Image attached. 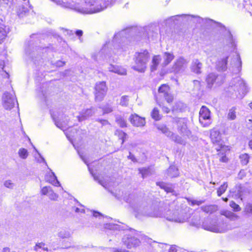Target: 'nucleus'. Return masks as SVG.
Masks as SVG:
<instances>
[{"mask_svg": "<svg viewBox=\"0 0 252 252\" xmlns=\"http://www.w3.org/2000/svg\"><path fill=\"white\" fill-rule=\"evenodd\" d=\"M55 1L58 5L61 6L69 8L81 13L82 9V4L81 3V0H52Z\"/></svg>", "mask_w": 252, "mask_h": 252, "instance_id": "7", "label": "nucleus"}, {"mask_svg": "<svg viewBox=\"0 0 252 252\" xmlns=\"http://www.w3.org/2000/svg\"><path fill=\"white\" fill-rule=\"evenodd\" d=\"M229 205L233 208V211L235 212L239 211L241 210L240 206L233 201L230 202Z\"/></svg>", "mask_w": 252, "mask_h": 252, "instance_id": "54", "label": "nucleus"}, {"mask_svg": "<svg viewBox=\"0 0 252 252\" xmlns=\"http://www.w3.org/2000/svg\"><path fill=\"white\" fill-rule=\"evenodd\" d=\"M202 67V63L197 59H194L192 61L190 66L191 71L196 74L201 73V69Z\"/></svg>", "mask_w": 252, "mask_h": 252, "instance_id": "26", "label": "nucleus"}, {"mask_svg": "<svg viewBox=\"0 0 252 252\" xmlns=\"http://www.w3.org/2000/svg\"><path fill=\"white\" fill-rule=\"evenodd\" d=\"M129 99L127 95H123L121 97L120 104L122 106H127L128 104Z\"/></svg>", "mask_w": 252, "mask_h": 252, "instance_id": "51", "label": "nucleus"}, {"mask_svg": "<svg viewBox=\"0 0 252 252\" xmlns=\"http://www.w3.org/2000/svg\"><path fill=\"white\" fill-rule=\"evenodd\" d=\"M236 108L233 107L229 110L227 119L229 120H234L236 118Z\"/></svg>", "mask_w": 252, "mask_h": 252, "instance_id": "40", "label": "nucleus"}, {"mask_svg": "<svg viewBox=\"0 0 252 252\" xmlns=\"http://www.w3.org/2000/svg\"><path fill=\"white\" fill-rule=\"evenodd\" d=\"M169 88L168 86L163 84L158 88V93L161 96H163L169 93Z\"/></svg>", "mask_w": 252, "mask_h": 252, "instance_id": "41", "label": "nucleus"}, {"mask_svg": "<svg viewBox=\"0 0 252 252\" xmlns=\"http://www.w3.org/2000/svg\"><path fill=\"white\" fill-rule=\"evenodd\" d=\"M0 68H1L3 71L4 74H2V75L3 76V77L5 78H8L9 76V75L8 73L4 69V61L2 60H0Z\"/></svg>", "mask_w": 252, "mask_h": 252, "instance_id": "53", "label": "nucleus"}, {"mask_svg": "<svg viewBox=\"0 0 252 252\" xmlns=\"http://www.w3.org/2000/svg\"><path fill=\"white\" fill-rule=\"evenodd\" d=\"M228 89L230 92L233 91L235 96L240 99H242L247 93L246 84L240 77L235 78L232 80Z\"/></svg>", "mask_w": 252, "mask_h": 252, "instance_id": "6", "label": "nucleus"}, {"mask_svg": "<svg viewBox=\"0 0 252 252\" xmlns=\"http://www.w3.org/2000/svg\"><path fill=\"white\" fill-rule=\"evenodd\" d=\"M72 209L75 211L76 213H85V211L84 209H80L77 207H73Z\"/></svg>", "mask_w": 252, "mask_h": 252, "instance_id": "61", "label": "nucleus"}, {"mask_svg": "<svg viewBox=\"0 0 252 252\" xmlns=\"http://www.w3.org/2000/svg\"><path fill=\"white\" fill-rule=\"evenodd\" d=\"M138 31L137 27L128 28L126 29L123 30L121 32L116 33L114 36L113 39L111 43H106V44L103 47L102 49L97 55V57H100L102 54L104 53L106 49L111 46H113L114 49L123 50V48L121 47L123 46L122 44L127 43V39L136 34Z\"/></svg>", "mask_w": 252, "mask_h": 252, "instance_id": "2", "label": "nucleus"}, {"mask_svg": "<svg viewBox=\"0 0 252 252\" xmlns=\"http://www.w3.org/2000/svg\"><path fill=\"white\" fill-rule=\"evenodd\" d=\"M175 122L177 124V130L183 136H189L190 131L188 128L187 119L186 118H176Z\"/></svg>", "mask_w": 252, "mask_h": 252, "instance_id": "11", "label": "nucleus"}, {"mask_svg": "<svg viewBox=\"0 0 252 252\" xmlns=\"http://www.w3.org/2000/svg\"><path fill=\"white\" fill-rule=\"evenodd\" d=\"M157 128L160 130L162 133L165 134L167 137H170L173 135V132L170 131L169 129L164 124L158 125Z\"/></svg>", "mask_w": 252, "mask_h": 252, "instance_id": "29", "label": "nucleus"}, {"mask_svg": "<svg viewBox=\"0 0 252 252\" xmlns=\"http://www.w3.org/2000/svg\"><path fill=\"white\" fill-rule=\"evenodd\" d=\"M108 68L109 71L117 73L119 75H124L126 74V69L121 66L110 64Z\"/></svg>", "mask_w": 252, "mask_h": 252, "instance_id": "27", "label": "nucleus"}, {"mask_svg": "<svg viewBox=\"0 0 252 252\" xmlns=\"http://www.w3.org/2000/svg\"><path fill=\"white\" fill-rule=\"evenodd\" d=\"M18 154L19 157L22 159H26L28 156V152L27 149L21 148L19 150Z\"/></svg>", "mask_w": 252, "mask_h": 252, "instance_id": "49", "label": "nucleus"}, {"mask_svg": "<svg viewBox=\"0 0 252 252\" xmlns=\"http://www.w3.org/2000/svg\"><path fill=\"white\" fill-rule=\"evenodd\" d=\"M124 118V116L120 115H115L116 122L121 127H125L127 126L126 122Z\"/></svg>", "mask_w": 252, "mask_h": 252, "instance_id": "35", "label": "nucleus"}, {"mask_svg": "<svg viewBox=\"0 0 252 252\" xmlns=\"http://www.w3.org/2000/svg\"><path fill=\"white\" fill-rule=\"evenodd\" d=\"M240 158L242 164L246 165L249 161V156L247 154H242L240 156Z\"/></svg>", "mask_w": 252, "mask_h": 252, "instance_id": "48", "label": "nucleus"}, {"mask_svg": "<svg viewBox=\"0 0 252 252\" xmlns=\"http://www.w3.org/2000/svg\"><path fill=\"white\" fill-rule=\"evenodd\" d=\"M96 121L99 122L102 126H105L110 124L109 122L106 120L98 119Z\"/></svg>", "mask_w": 252, "mask_h": 252, "instance_id": "59", "label": "nucleus"}, {"mask_svg": "<svg viewBox=\"0 0 252 252\" xmlns=\"http://www.w3.org/2000/svg\"><path fill=\"white\" fill-rule=\"evenodd\" d=\"M199 122L203 126H208L210 123V111L205 106L201 107L199 111Z\"/></svg>", "mask_w": 252, "mask_h": 252, "instance_id": "14", "label": "nucleus"}, {"mask_svg": "<svg viewBox=\"0 0 252 252\" xmlns=\"http://www.w3.org/2000/svg\"><path fill=\"white\" fill-rule=\"evenodd\" d=\"M163 97H164L165 98L166 101L169 103L172 102V101L173 100V96H172V94H171L169 93H168L167 94H166L163 95Z\"/></svg>", "mask_w": 252, "mask_h": 252, "instance_id": "56", "label": "nucleus"}, {"mask_svg": "<svg viewBox=\"0 0 252 252\" xmlns=\"http://www.w3.org/2000/svg\"><path fill=\"white\" fill-rule=\"evenodd\" d=\"M4 185L5 187L9 189H12L14 185L10 180H7L5 181Z\"/></svg>", "mask_w": 252, "mask_h": 252, "instance_id": "57", "label": "nucleus"}, {"mask_svg": "<svg viewBox=\"0 0 252 252\" xmlns=\"http://www.w3.org/2000/svg\"><path fill=\"white\" fill-rule=\"evenodd\" d=\"M228 57L219 61L217 63L218 68L221 71H224L227 68V63Z\"/></svg>", "mask_w": 252, "mask_h": 252, "instance_id": "36", "label": "nucleus"}, {"mask_svg": "<svg viewBox=\"0 0 252 252\" xmlns=\"http://www.w3.org/2000/svg\"><path fill=\"white\" fill-rule=\"evenodd\" d=\"M112 4L108 0H85L81 13L94 14L102 12Z\"/></svg>", "mask_w": 252, "mask_h": 252, "instance_id": "4", "label": "nucleus"}, {"mask_svg": "<svg viewBox=\"0 0 252 252\" xmlns=\"http://www.w3.org/2000/svg\"><path fill=\"white\" fill-rule=\"evenodd\" d=\"M210 138L213 144H216L217 146V147L215 148V149L217 151L222 150L224 145H223L221 142V136L220 132L215 130H212L210 133Z\"/></svg>", "mask_w": 252, "mask_h": 252, "instance_id": "16", "label": "nucleus"}, {"mask_svg": "<svg viewBox=\"0 0 252 252\" xmlns=\"http://www.w3.org/2000/svg\"><path fill=\"white\" fill-rule=\"evenodd\" d=\"M64 64H65L64 62H63L61 61H58L55 63V65L57 67H61V66H63Z\"/></svg>", "mask_w": 252, "mask_h": 252, "instance_id": "63", "label": "nucleus"}, {"mask_svg": "<svg viewBox=\"0 0 252 252\" xmlns=\"http://www.w3.org/2000/svg\"><path fill=\"white\" fill-rule=\"evenodd\" d=\"M131 204L134 210L135 216L138 219L142 217H164L167 220L175 222L183 223L186 221L189 217L187 215H184L180 214L178 210H168L163 213L158 206L155 204H149L147 202L142 201L136 204H133L130 201H126Z\"/></svg>", "mask_w": 252, "mask_h": 252, "instance_id": "1", "label": "nucleus"}, {"mask_svg": "<svg viewBox=\"0 0 252 252\" xmlns=\"http://www.w3.org/2000/svg\"><path fill=\"white\" fill-rule=\"evenodd\" d=\"M104 228L107 229V234L108 235L112 234V231L118 230L120 231L124 230L126 228L124 226H121L120 225L114 223H106L104 224Z\"/></svg>", "mask_w": 252, "mask_h": 252, "instance_id": "24", "label": "nucleus"}, {"mask_svg": "<svg viewBox=\"0 0 252 252\" xmlns=\"http://www.w3.org/2000/svg\"><path fill=\"white\" fill-rule=\"evenodd\" d=\"M228 185L226 182H224L218 189L217 194L220 196L226 190Z\"/></svg>", "mask_w": 252, "mask_h": 252, "instance_id": "45", "label": "nucleus"}, {"mask_svg": "<svg viewBox=\"0 0 252 252\" xmlns=\"http://www.w3.org/2000/svg\"><path fill=\"white\" fill-rule=\"evenodd\" d=\"M166 175L170 178L177 177L179 175L178 169L174 165H171L167 170Z\"/></svg>", "mask_w": 252, "mask_h": 252, "instance_id": "28", "label": "nucleus"}, {"mask_svg": "<svg viewBox=\"0 0 252 252\" xmlns=\"http://www.w3.org/2000/svg\"><path fill=\"white\" fill-rule=\"evenodd\" d=\"M157 103L158 104V105L161 107L162 111L165 112V113H168L170 112V109L166 106H161V104H159V103L158 102V100H157Z\"/></svg>", "mask_w": 252, "mask_h": 252, "instance_id": "60", "label": "nucleus"}, {"mask_svg": "<svg viewBox=\"0 0 252 252\" xmlns=\"http://www.w3.org/2000/svg\"><path fill=\"white\" fill-rule=\"evenodd\" d=\"M32 9V7L30 5L29 1H28L27 2L25 3V5L23 4L19 6L17 13L20 17H23L30 12V10Z\"/></svg>", "mask_w": 252, "mask_h": 252, "instance_id": "21", "label": "nucleus"}, {"mask_svg": "<svg viewBox=\"0 0 252 252\" xmlns=\"http://www.w3.org/2000/svg\"><path fill=\"white\" fill-rule=\"evenodd\" d=\"M181 250H178L176 249L175 246H173L170 247V249L168 250V252H180Z\"/></svg>", "mask_w": 252, "mask_h": 252, "instance_id": "62", "label": "nucleus"}, {"mask_svg": "<svg viewBox=\"0 0 252 252\" xmlns=\"http://www.w3.org/2000/svg\"><path fill=\"white\" fill-rule=\"evenodd\" d=\"M129 119L131 124L135 126H142L145 124V119L136 114H131Z\"/></svg>", "mask_w": 252, "mask_h": 252, "instance_id": "19", "label": "nucleus"}, {"mask_svg": "<svg viewBox=\"0 0 252 252\" xmlns=\"http://www.w3.org/2000/svg\"><path fill=\"white\" fill-rule=\"evenodd\" d=\"M57 235L61 239H68L71 237V233L68 230L63 229L58 232Z\"/></svg>", "mask_w": 252, "mask_h": 252, "instance_id": "33", "label": "nucleus"}, {"mask_svg": "<svg viewBox=\"0 0 252 252\" xmlns=\"http://www.w3.org/2000/svg\"><path fill=\"white\" fill-rule=\"evenodd\" d=\"M174 55L173 53L165 52L162 55L163 61L161 63L162 67H165L168 65L174 59Z\"/></svg>", "mask_w": 252, "mask_h": 252, "instance_id": "23", "label": "nucleus"}, {"mask_svg": "<svg viewBox=\"0 0 252 252\" xmlns=\"http://www.w3.org/2000/svg\"><path fill=\"white\" fill-rule=\"evenodd\" d=\"M161 61V57L159 55L154 56L152 59L151 70L154 71L157 69L158 66Z\"/></svg>", "mask_w": 252, "mask_h": 252, "instance_id": "30", "label": "nucleus"}, {"mask_svg": "<svg viewBox=\"0 0 252 252\" xmlns=\"http://www.w3.org/2000/svg\"><path fill=\"white\" fill-rule=\"evenodd\" d=\"M80 157H81V158L82 159V160L84 161V162L88 165L89 171L90 172V173L92 174V176H93L94 180L95 181H98V182L99 183V184H100L104 188L106 189V186H107L105 182H104L103 181L99 180L98 177L93 173L92 171L91 170L90 168L89 167L87 161L85 160V159L83 158V157L82 156H81Z\"/></svg>", "mask_w": 252, "mask_h": 252, "instance_id": "37", "label": "nucleus"}, {"mask_svg": "<svg viewBox=\"0 0 252 252\" xmlns=\"http://www.w3.org/2000/svg\"><path fill=\"white\" fill-rule=\"evenodd\" d=\"M170 139L175 142L176 143L180 144L181 145H185L186 141L181 136L175 134L173 132V135L169 137Z\"/></svg>", "mask_w": 252, "mask_h": 252, "instance_id": "38", "label": "nucleus"}, {"mask_svg": "<svg viewBox=\"0 0 252 252\" xmlns=\"http://www.w3.org/2000/svg\"><path fill=\"white\" fill-rule=\"evenodd\" d=\"M33 250L36 252H38L39 249H41L44 251L51 252L52 250L48 249L47 245L42 242L36 243L35 246L33 247Z\"/></svg>", "mask_w": 252, "mask_h": 252, "instance_id": "32", "label": "nucleus"}, {"mask_svg": "<svg viewBox=\"0 0 252 252\" xmlns=\"http://www.w3.org/2000/svg\"><path fill=\"white\" fill-rule=\"evenodd\" d=\"M123 244L127 249H131L136 247L140 245V240L131 235L127 234L125 235L122 239Z\"/></svg>", "mask_w": 252, "mask_h": 252, "instance_id": "15", "label": "nucleus"}, {"mask_svg": "<svg viewBox=\"0 0 252 252\" xmlns=\"http://www.w3.org/2000/svg\"><path fill=\"white\" fill-rule=\"evenodd\" d=\"M107 91V87L105 82L97 83L95 87V99L97 101H101L105 95Z\"/></svg>", "mask_w": 252, "mask_h": 252, "instance_id": "13", "label": "nucleus"}, {"mask_svg": "<svg viewBox=\"0 0 252 252\" xmlns=\"http://www.w3.org/2000/svg\"><path fill=\"white\" fill-rule=\"evenodd\" d=\"M209 224H207V221L203 222L202 226L204 229L209 230L214 232L222 233L224 231V229L220 228L218 225L212 223L210 222Z\"/></svg>", "mask_w": 252, "mask_h": 252, "instance_id": "22", "label": "nucleus"}, {"mask_svg": "<svg viewBox=\"0 0 252 252\" xmlns=\"http://www.w3.org/2000/svg\"><path fill=\"white\" fill-rule=\"evenodd\" d=\"M55 49L51 47H41L35 46H32L31 45L26 49V54L35 64L39 65L43 63V57H45V54L49 52L55 51Z\"/></svg>", "mask_w": 252, "mask_h": 252, "instance_id": "3", "label": "nucleus"}, {"mask_svg": "<svg viewBox=\"0 0 252 252\" xmlns=\"http://www.w3.org/2000/svg\"><path fill=\"white\" fill-rule=\"evenodd\" d=\"M224 80V77L222 74H218L215 73H209L206 77V81L207 87L211 89L215 84L220 86L222 84Z\"/></svg>", "mask_w": 252, "mask_h": 252, "instance_id": "8", "label": "nucleus"}, {"mask_svg": "<svg viewBox=\"0 0 252 252\" xmlns=\"http://www.w3.org/2000/svg\"><path fill=\"white\" fill-rule=\"evenodd\" d=\"M46 180L55 186H60V183L59 181L58 180L56 176L55 175L54 172L51 171L49 173L46 174L45 176Z\"/></svg>", "mask_w": 252, "mask_h": 252, "instance_id": "25", "label": "nucleus"}, {"mask_svg": "<svg viewBox=\"0 0 252 252\" xmlns=\"http://www.w3.org/2000/svg\"><path fill=\"white\" fill-rule=\"evenodd\" d=\"M244 212L248 216L252 218V205L248 203L246 205Z\"/></svg>", "mask_w": 252, "mask_h": 252, "instance_id": "47", "label": "nucleus"}, {"mask_svg": "<svg viewBox=\"0 0 252 252\" xmlns=\"http://www.w3.org/2000/svg\"><path fill=\"white\" fill-rule=\"evenodd\" d=\"M197 22L202 25H204L206 26H210L212 27H220V28L225 29V27L220 23L216 22V21L208 19V18H202L198 16H196Z\"/></svg>", "mask_w": 252, "mask_h": 252, "instance_id": "17", "label": "nucleus"}, {"mask_svg": "<svg viewBox=\"0 0 252 252\" xmlns=\"http://www.w3.org/2000/svg\"><path fill=\"white\" fill-rule=\"evenodd\" d=\"M157 185H158L161 189H163L167 192H171L173 194H174L175 193L172 185L168 184L164 182H159L157 183Z\"/></svg>", "mask_w": 252, "mask_h": 252, "instance_id": "31", "label": "nucleus"}, {"mask_svg": "<svg viewBox=\"0 0 252 252\" xmlns=\"http://www.w3.org/2000/svg\"><path fill=\"white\" fill-rule=\"evenodd\" d=\"M151 116L152 118L156 121H158L161 119V116L159 115V111L157 108H154L151 112Z\"/></svg>", "mask_w": 252, "mask_h": 252, "instance_id": "43", "label": "nucleus"}, {"mask_svg": "<svg viewBox=\"0 0 252 252\" xmlns=\"http://www.w3.org/2000/svg\"><path fill=\"white\" fill-rule=\"evenodd\" d=\"M8 29L3 24H0V44L5 39L7 36Z\"/></svg>", "mask_w": 252, "mask_h": 252, "instance_id": "34", "label": "nucleus"}, {"mask_svg": "<svg viewBox=\"0 0 252 252\" xmlns=\"http://www.w3.org/2000/svg\"><path fill=\"white\" fill-rule=\"evenodd\" d=\"M215 206L214 205L203 206L201 207V210L207 213H212L215 210Z\"/></svg>", "mask_w": 252, "mask_h": 252, "instance_id": "44", "label": "nucleus"}, {"mask_svg": "<svg viewBox=\"0 0 252 252\" xmlns=\"http://www.w3.org/2000/svg\"><path fill=\"white\" fill-rule=\"evenodd\" d=\"M149 59L150 55L146 50L136 53L134 58L135 64L132 65V68L139 72H144Z\"/></svg>", "mask_w": 252, "mask_h": 252, "instance_id": "5", "label": "nucleus"}, {"mask_svg": "<svg viewBox=\"0 0 252 252\" xmlns=\"http://www.w3.org/2000/svg\"><path fill=\"white\" fill-rule=\"evenodd\" d=\"M127 158L128 159H131L133 162H136L137 161L134 156L133 155L131 154V153L130 152H129V155L127 157Z\"/></svg>", "mask_w": 252, "mask_h": 252, "instance_id": "64", "label": "nucleus"}, {"mask_svg": "<svg viewBox=\"0 0 252 252\" xmlns=\"http://www.w3.org/2000/svg\"><path fill=\"white\" fill-rule=\"evenodd\" d=\"M42 195H47L49 199L52 200H57L58 198V195L55 193L51 187H44L41 190Z\"/></svg>", "mask_w": 252, "mask_h": 252, "instance_id": "20", "label": "nucleus"}, {"mask_svg": "<svg viewBox=\"0 0 252 252\" xmlns=\"http://www.w3.org/2000/svg\"><path fill=\"white\" fill-rule=\"evenodd\" d=\"M50 114L56 126L62 130H64L67 123L63 120L65 116L63 114L54 111H50Z\"/></svg>", "mask_w": 252, "mask_h": 252, "instance_id": "12", "label": "nucleus"}, {"mask_svg": "<svg viewBox=\"0 0 252 252\" xmlns=\"http://www.w3.org/2000/svg\"><path fill=\"white\" fill-rule=\"evenodd\" d=\"M115 134L118 135L119 138L122 139V144H123L126 138V136H127L126 133L123 132L122 130H117L116 131Z\"/></svg>", "mask_w": 252, "mask_h": 252, "instance_id": "46", "label": "nucleus"}, {"mask_svg": "<svg viewBox=\"0 0 252 252\" xmlns=\"http://www.w3.org/2000/svg\"><path fill=\"white\" fill-rule=\"evenodd\" d=\"M223 215L227 218H229L230 219L233 220L237 218L236 215L233 213L229 211H226L223 213Z\"/></svg>", "mask_w": 252, "mask_h": 252, "instance_id": "55", "label": "nucleus"}, {"mask_svg": "<svg viewBox=\"0 0 252 252\" xmlns=\"http://www.w3.org/2000/svg\"><path fill=\"white\" fill-rule=\"evenodd\" d=\"M188 61L182 57L177 59L174 62L172 67L169 69L170 73H179L184 71L186 68Z\"/></svg>", "mask_w": 252, "mask_h": 252, "instance_id": "9", "label": "nucleus"}, {"mask_svg": "<svg viewBox=\"0 0 252 252\" xmlns=\"http://www.w3.org/2000/svg\"><path fill=\"white\" fill-rule=\"evenodd\" d=\"M234 63H231V64H234V65L237 68V70L239 71V68L241 66V61L240 59V55L238 54H236L233 59Z\"/></svg>", "mask_w": 252, "mask_h": 252, "instance_id": "39", "label": "nucleus"}, {"mask_svg": "<svg viewBox=\"0 0 252 252\" xmlns=\"http://www.w3.org/2000/svg\"><path fill=\"white\" fill-rule=\"evenodd\" d=\"M191 204L192 205H200L203 203L205 202L204 200H191L190 201Z\"/></svg>", "mask_w": 252, "mask_h": 252, "instance_id": "58", "label": "nucleus"}, {"mask_svg": "<svg viewBox=\"0 0 252 252\" xmlns=\"http://www.w3.org/2000/svg\"><path fill=\"white\" fill-rule=\"evenodd\" d=\"M96 111V108L94 107L82 110L80 113V115L77 117L78 121L81 122L88 119L90 117L93 116Z\"/></svg>", "mask_w": 252, "mask_h": 252, "instance_id": "18", "label": "nucleus"}, {"mask_svg": "<svg viewBox=\"0 0 252 252\" xmlns=\"http://www.w3.org/2000/svg\"><path fill=\"white\" fill-rule=\"evenodd\" d=\"M226 40L228 44L231 47H234L235 46L234 39L233 38L232 35L229 31H228L226 34Z\"/></svg>", "mask_w": 252, "mask_h": 252, "instance_id": "42", "label": "nucleus"}, {"mask_svg": "<svg viewBox=\"0 0 252 252\" xmlns=\"http://www.w3.org/2000/svg\"><path fill=\"white\" fill-rule=\"evenodd\" d=\"M139 172L141 174L142 178H144L148 176L150 173V169L149 168H142L139 169Z\"/></svg>", "mask_w": 252, "mask_h": 252, "instance_id": "52", "label": "nucleus"}, {"mask_svg": "<svg viewBox=\"0 0 252 252\" xmlns=\"http://www.w3.org/2000/svg\"><path fill=\"white\" fill-rule=\"evenodd\" d=\"M2 105L4 108L6 110L12 109L17 100L15 98L14 93L5 92L2 97Z\"/></svg>", "mask_w": 252, "mask_h": 252, "instance_id": "10", "label": "nucleus"}, {"mask_svg": "<svg viewBox=\"0 0 252 252\" xmlns=\"http://www.w3.org/2000/svg\"><path fill=\"white\" fill-rule=\"evenodd\" d=\"M102 109L103 111V114L110 113L113 111V107L110 104L105 105L102 107Z\"/></svg>", "mask_w": 252, "mask_h": 252, "instance_id": "50", "label": "nucleus"}]
</instances>
